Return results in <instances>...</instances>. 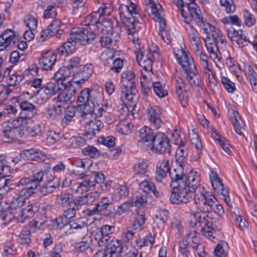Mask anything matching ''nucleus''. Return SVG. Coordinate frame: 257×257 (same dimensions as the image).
I'll use <instances>...</instances> for the list:
<instances>
[{
  "label": "nucleus",
  "instance_id": "1",
  "mask_svg": "<svg viewBox=\"0 0 257 257\" xmlns=\"http://www.w3.org/2000/svg\"><path fill=\"white\" fill-rule=\"evenodd\" d=\"M174 54L177 61L181 66L183 72L181 77L178 76V79L198 80L199 75L195 71V66L193 59L189 52L186 50L185 46L181 45L180 48H175L174 49Z\"/></svg>",
  "mask_w": 257,
  "mask_h": 257
},
{
  "label": "nucleus",
  "instance_id": "2",
  "mask_svg": "<svg viewBox=\"0 0 257 257\" xmlns=\"http://www.w3.org/2000/svg\"><path fill=\"white\" fill-rule=\"evenodd\" d=\"M207 26L209 27L212 38L207 37L204 39L205 47L210 58L213 60L218 67H221L223 64L217 46V43L225 45V38L218 28L211 26L209 24H208Z\"/></svg>",
  "mask_w": 257,
  "mask_h": 257
},
{
  "label": "nucleus",
  "instance_id": "3",
  "mask_svg": "<svg viewBox=\"0 0 257 257\" xmlns=\"http://www.w3.org/2000/svg\"><path fill=\"white\" fill-rule=\"evenodd\" d=\"M194 200L197 209L203 213L212 211L221 216L224 213L222 206L219 203L212 193L203 190L194 195Z\"/></svg>",
  "mask_w": 257,
  "mask_h": 257
},
{
  "label": "nucleus",
  "instance_id": "4",
  "mask_svg": "<svg viewBox=\"0 0 257 257\" xmlns=\"http://www.w3.org/2000/svg\"><path fill=\"white\" fill-rule=\"evenodd\" d=\"M92 89L88 88L81 91L77 98V107L82 111V115L90 114L95 117L100 116L104 110L99 106L95 98L92 97Z\"/></svg>",
  "mask_w": 257,
  "mask_h": 257
},
{
  "label": "nucleus",
  "instance_id": "5",
  "mask_svg": "<svg viewBox=\"0 0 257 257\" xmlns=\"http://www.w3.org/2000/svg\"><path fill=\"white\" fill-rule=\"evenodd\" d=\"M30 118L31 116L21 112L19 116L15 119L4 122L2 124V136L5 139V141L7 142L12 141L20 136L19 127L26 124L27 119Z\"/></svg>",
  "mask_w": 257,
  "mask_h": 257
},
{
  "label": "nucleus",
  "instance_id": "6",
  "mask_svg": "<svg viewBox=\"0 0 257 257\" xmlns=\"http://www.w3.org/2000/svg\"><path fill=\"white\" fill-rule=\"evenodd\" d=\"M139 9L137 5L132 2L126 4H121L118 9V12L121 23L125 30L132 31L134 29L135 19L139 14Z\"/></svg>",
  "mask_w": 257,
  "mask_h": 257
},
{
  "label": "nucleus",
  "instance_id": "7",
  "mask_svg": "<svg viewBox=\"0 0 257 257\" xmlns=\"http://www.w3.org/2000/svg\"><path fill=\"white\" fill-rule=\"evenodd\" d=\"M195 1H185V5L180 10L183 21L187 24L194 23L201 26L204 25L203 19L200 16L201 11L195 4Z\"/></svg>",
  "mask_w": 257,
  "mask_h": 257
},
{
  "label": "nucleus",
  "instance_id": "8",
  "mask_svg": "<svg viewBox=\"0 0 257 257\" xmlns=\"http://www.w3.org/2000/svg\"><path fill=\"white\" fill-rule=\"evenodd\" d=\"M105 180V176L101 172H91L88 174L83 175L75 185V192L82 193L93 188L96 184L101 183Z\"/></svg>",
  "mask_w": 257,
  "mask_h": 257
},
{
  "label": "nucleus",
  "instance_id": "9",
  "mask_svg": "<svg viewBox=\"0 0 257 257\" xmlns=\"http://www.w3.org/2000/svg\"><path fill=\"white\" fill-rule=\"evenodd\" d=\"M120 86L122 103L131 107L135 106L138 98L135 81H121Z\"/></svg>",
  "mask_w": 257,
  "mask_h": 257
},
{
  "label": "nucleus",
  "instance_id": "10",
  "mask_svg": "<svg viewBox=\"0 0 257 257\" xmlns=\"http://www.w3.org/2000/svg\"><path fill=\"white\" fill-rule=\"evenodd\" d=\"M186 186V184H181L171 187L172 191L170 200L172 203L176 204L187 203L192 199L193 192Z\"/></svg>",
  "mask_w": 257,
  "mask_h": 257
},
{
  "label": "nucleus",
  "instance_id": "11",
  "mask_svg": "<svg viewBox=\"0 0 257 257\" xmlns=\"http://www.w3.org/2000/svg\"><path fill=\"white\" fill-rule=\"evenodd\" d=\"M107 243L101 257H121L128 249V246L123 244L121 240L114 237Z\"/></svg>",
  "mask_w": 257,
  "mask_h": 257
},
{
  "label": "nucleus",
  "instance_id": "12",
  "mask_svg": "<svg viewBox=\"0 0 257 257\" xmlns=\"http://www.w3.org/2000/svg\"><path fill=\"white\" fill-rule=\"evenodd\" d=\"M150 148L154 153L162 154L170 152L171 145L167 137L164 133L158 132L155 134Z\"/></svg>",
  "mask_w": 257,
  "mask_h": 257
},
{
  "label": "nucleus",
  "instance_id": "13",
  "mask_svg": "<svg viewBox=\"0 0 257 257\" xmlns=\"http://www.w3.org/2000/svg\"><path fill=\"white\" fill-rule=\"evenodd\" d=\"M111 6L108 4H103L98 10L87 16L83 21L85 26L96 25L101 22V19L103 17L109 16L111 13Z\"/></svg>",
  "mask_w": 257,
  "mask_h": 257
},
{
  "label": "nucleus",
  "instance_id": "14",
  "mask_svg": "<svg viewBox=\"0 0 257 257\" xmlns=\"http://www.w3.org/2000/svg\"><path fill=\"white\" fill-rule=\"evenodd\" d=\"M136 58L139 65L145 70H152L153 62L158 56V53L155 50L148 49L143 53L141 50L135 51Z\"/></svg>",
  "mask_w": 257,
  "mask_h": 257
},
{
  "label": "nucleus",
  "instance_id": "15",
  "mask_svg": "<svg viewBox=\"0 0 257 257\" xmlns=\"http://www.w3.org/2000/svg\"><path fill=\"white\" fill-rule=\"evenodd\" d=\"M10 171V167L6 165L5 156L0 155V181L3 184L2 186H0V190L4 189L6 192H8L10 189H14L12 186L13 185L10 183L11 176L8 174Z\"/></svg>",
  "mask_w": 257,
  "mask_h": 257
},
{
  "label": "nucleus",
  "instance_id": "16",
  "mask_svg": "<svg viewBox=\"0 0 257 257\" xmlns=\"http://www.w3.org/2000/svg\"><path fill=\"white\" fill-rule=\"evenodd\" d=\"M96 34L85 28H79L73 31L70 34V39L76 40L77 43L85 45L91 43Z\"/></svg>",
  "mask_w": 257,
  "mask_h": 257
},
{
  "label": "nucleus",
  "instance_id": "17",
  "mask_svg": "<svg viewBox=\"0 0 257 257\" xmlns=\"http://www.w3.org/2000/svg\"><path fill=\"white\" fill-rule=\"evenodd\" d=\"M61 21L59 19H55L47 27L46 29L43 30L37 38L39 41L44 42L49 39L55 35H61L63 31L61 30Z\"/></svg>",
  "mask_w": 257,
  "mask_h": 257
},
{
  "label": "nucleus",
  "instance_id": "18",
  "mask_svg": "<svg viewBox=\"0 0 257 257\" xmlns=\"http://www.w3.org/2000/svg\"><path fill=\"white\" fill-rule=\"evenodd\" d=\"M200 174L197 171H191L187 176V180H185L186 187L191 189L194 195L200 193L205 190L204 187L200 184Z\"/></svg>",
  "mask_w": 257,
  "mask_h": 257
},
{
  "label": "nucleus",
  "instance_id": "19",
  "mask_svg": "<svg viewBox=\"0 0 257 257\" xmlns=\"http://www.w3.org/2000/svg\"><path fill=\"white\" fill-rule=\"evenodd\" d=\"M227 36L232 43L236 45L239 48L246 46L249 42V39L246 33L242 30H236L234 29L228 30Z\"/></svg>",
  "mask_w": 257,
  "mask_h": 257
},
{
  "label": "nucleus",
  "instance_id": "20",
  "mask_svg": "<svg viewBox=\"0 0 257 257\" xmlns=\"http://www.w3.org/2000/svg\"><path fill=\"white\" fill-rule=\"evenodd\" d=\"M115 226L110 225H103L100 228L99 232L95 234V239L97 241L99 246H105L110 239V235L114 232Z\"/></svg>",
  "mask_w": 257,
  "mask_h": 257
},
{
  "label": "nucleus",
  "instance_id": "21",
  "mask_svg": "<svg viewBox=\"0 0 257 257\" xmlns=\"http://www.w3.org/2000/svg\"><path fill=\"white\" fill-rule=\"evenodd\" d=\"M146 11L151 18L158 23L165 20L162 17V7L155 0H148Z\"/></svg>",
  "mask_w": 257,
  "mask_h": 257
},
{
  "label": "nucleus",
  "instance_id": "22",
  "mask_svg": "<svg viewBox=\"0 0 257 257\" xmlns=\"http://www.w3.org/2000/svg\"><path fill=\"white\" fill-rule=\"evenodd\" d=\"M112 202V198L104 197L95 204L100 215L110 217L115 216V213L111 210Z\"/></svg>",
  "mask_w": 257,
  "mask_h": 257
},
{
  "label": "nucleus",
  "instance_id": "23",
  "mask_svg": "<svg viewBox=\"0 0 257 257\" xmlns=\"http://www.w3.org/2000/svg\"><path fill=\"white\" fill-rule=\"evenodd\" d=\"M57 60L56 54L52 51H48L42 54L39 63L42 69L50 70L53 69Z\"/></svg>",
  "mask_w": 257,
  "mask_h": 257
},
{
  "label": "nucleus",
  "instance_id": "24",
  "mask_svg": "<svg viewBox=\"0 0 257 257\" xmlns=\"http://www.w3.org/2000/svg\"><path fill=\"white\" fill-rule=\"evenodd\" d=\"M50 175L51 178L48 179L39 188L40 194L43 196L53 193L60 186L59 179L53 177L51 174Z\"/></svg>",
  "mask_w": 257,
  "mask_h": 257
},
{
  "label": "nucleus",
  "instance_id": "25",
  "mask_svg": "<svg viewBox=\"0 0 257 257\" xmlns=\"http://www.w3.org/2000/svg\"><path fill=\"white\" fill-rule=\"evenodd\" d=\"M169 176L171 180V187L181 184H185V180H187V176L184 173L183 169L181 166H179L171 170L169 172Z\"/></svg>",
  "mask_w": 257,
  "mask_h": 257
},
{
  "label": "nucleus",
  "instance_id": "26",
  "mask_svg": "<svg viewBox=\"0 0 257 257\" xmlns=\"http://www.w3.org/2000/svg\"><path fill=\"white\" fill-rule=\"evenodd\" d=\"M155 135V134L151 128L144 126L138 132L137 138L139 142L150 147Z\"/></svg>",
  "mask_w": 257,
  "mask_h": 257
},
{
  "label": "nucleus",
  "instance_id": "27",
  "mask_svg": "<svg viewBox=\"0 0 257 257\" xmlns=\"http://www.w3.org/2000/svg\"><path fill=\"white\" fill-rule=\"evenodd\" d=\"M169 162L167 159H162L158 162L155 176L157 182H161L167 177L168 173L171 171Z\"/></svg>",
  "mask_w": 257,
  "mask_h": 257
},
{
  "label": "nucleus",
  "instance_id": "28",
  "mask_svg": "<svg viewBox=\"0 0 257 257\" xmlns=\"http://www.w3.org/2000/svg\"><path fill=\"white\" fill-rule=\"evenodd\" d=\"M161 113L160 108L157 106L150 107L148 109L149 119L156 129L159 128L164 124L161 118Z\"/></svg>",
  "mask_w": 257,
  "mask_h": 257
},
{
  "label": "nucleus",
  "instance_id": "29",
  "mask_svg": "<svg viewBox=\"0 0 257 257\" xmlns=\"http://www.w3.org/2000/svg\"><path fill=\"white\" fill-rule=\"evenodd\" d=\"M99 194L97 191L91 192L84 195L76 197L73 200L72 204L78 208V206L92 203L99 197Z\"/></svg>",
  "mask_w": 257,
  "mask_h": 257
},
{
  "label": "nucleus",
  "instance_id": "30",
  "mask_svg": "<svg viewBox=\"0 0 257 257\" xmlns=\"http://www.w3.org/2000/svg\"><path fill=\"white\" fill-rule=\"evenodd\" d=\"M103 126V123L99 120L94 119L90 120L86 124L85 127L86 137L91 139Z\"/></svg>",
  "mask_w": 257,
  "mask_h": 257
},
{
  "label": "nucleus",
  "instance_id": "31",
  "mask_svg": "<svg viewBox=\"0 0 257 257\" xmlns=\"http://www.w3.org/2000/svg\"><path fill=\"white\" fill-rule=\"evenodd\" d=\"M15 32L11 29H7L0 35V51L14 43Z\"/></svg>",
  "mask_w": 257,
  "mask_h": 257
},
{
  "label": "nucleus",
  "instance_id": "32",
  "mask_svg": "<svg viewBox=\"0 0 257 257\" xmlns=\"http://www.w3.org/2000/svg\"><path fill=\"white\" fill-rule=\"evenodd\" d=\"M137 215L134 217L132 225L130 226L136 232L143 230L145 227L146 212L142 210L136 212Z\"/></svg>",
  "mask_w": 257,
  "mask_h": 257
},
{
  "label": "nucleus",
  "instance_id": "33",
  "mask_svg": "<svg viewBox=\"0 0 257 257\" xmlns=\"http://www.w3.org/2000/svg\"><path fill=\"white\" fill-rule=\"evenodd\" d=\"M196 232L192 231L187 234V237L179 243V251L183 255L188 256L190 253L191 246L190 241L196 236Z\"/></svg>",
  "mask_w": 257,
  "mask_h": 257
},
{
  "label": "nucleus",
  "instance_id": "34",
  "mask_svg": "<svg viewBox=\"0 0 257 257\" xmlns=\"http://www.w3.org/2000/svg\"><path fill=\"white\" fill-rule=\"evenodd\" d=\"M43 154L39 150L30 149L22 151L20 153V157L25 160L37 161L42 159Z\"/></svg>",
  "mask_w": 257,
  "mask_h": 257
},
{
  "label": "nucleus",
  "instance_id": "35",
  "mask_svg": "<svg viewBox=\"0 0 257 257\" xmlns=\"http://www.w3.org/2000/svg\"><path fill=\"white\" fill-rule=\"evenodd\" d=\"M11 101L12 103L18 102L21 109L23 111L30 113L32 116L34 115V114H35L37 112L35 106L27 100L22 101V99L21 98V96L19 98H17V97H13V98L11 99Z\"/></svg>",
  "mask_w": 257,
  "mask_h": 257
},
{
  "label": "nucleus",
  "instance_id": "36",
  "mask_svg": "<svg viewBox=\"0 0 257 257\" xmlns=\"http://www.w3.org/2000/svg\"><path fill=\"white\" fill-rule=\"evenodd\" d=\"M76 40L70 39V37L62 45L59 47L57 49V53L60 55H67L71 53L75 50Z\"/></svg>",
  "mask_w": 257,
  "mask_h": 257
},
{
  "label": "nucleus",
  "instance_id": "37",
  "mask_svg": "<svg viewBox=\"0 0 257 257\" xmlns=\"http://www.w3.org/2000/svg\"><path fill=\"white\" fill-rule=\"evenodd\" d=\"M93 72V66L91 64L80 66V71L74 74V79L77 80H87Z\"/></svg>",
  "mask_w": 257,
  "mask_h": 257
},
{
  "label": "nucleus",
  "instance_id": "38",
  "mask_svg": "<svg viewBox=\"0 0 257 257\" xmlns=\"http://www.w3.org/2000/svg\"><path fill=\"white\" fill-rule=\"evenodd\" d=\"M148 165L144 161L139 162L134 167V177L136 179L137 182H139L140 179H143L147 176L146 173L147 171Z\"/></svg>",
  "mask_w": 257,
  "mask_h": 257
},
{
  "label": "nucleus",
  "instance_id": "39",
  "mask_svg": "<svg viewBox=\"0 0 257 257\" xmlns=\"http://www.w3.org/2000/svg\"><path fill=\"white\" fill-rule=\"evenodd\" d=\"M64 109L61 105L53 102L52 105L50 106L47 110V117L52 120L57 119L61 115Z\"/></svg>",
  "mask_w": 257,
  "mask_h": 257
},
{
  "label": "nucleus",
  "instance_id": "40",
  "mask_svg": "<svg viewBox=\"0 0 257 257\" xmlns=\"http://www.w3.org/2000/svg\"><path fill=\"white\" fill-rule=\"evenodd\" d=\"M142 181L139 180V182H137L140 189L146 193L153 192L156 196H158L159 192H157L154 184L152 182L147 181L145 178Z\"/></svg>",
  "mask_w": 257,
  "mask_h": 257
},
{
  "label": "nucleus",
  "instance_id": "41",
  "mask_svg": "<svg viewBox=\"0 0 257 257\" xmlns=\"http://www.w3.org/2000/svg\"><path fill=\"white\" fill-rule=\"evenodd\" d=\"M199 58L200 63L204 68L205 73L208 75L209 80H212L214 79L213 75L212 74L210 69L208 66V56L204 53L202 52L196 55Z\"/></svg>",
  "mask_w": 257,
  "mask_h": 257
},
{
  "label": "nucleus",
  "instance_id": "42",
  "mask_svg": "<svg viewBox=\"0 0 257 257\" xmlns=\"http://www.w3.org/2000/svg\"><path fill=\"white\" fill-rule=\"evenodd\" d=\"M42 89L44 90L45 94L51 96L60 90V81L49 82L44 87L42 88Z\"/></svg>",
  "mask_w": 257,
  "mask_h": 257
},
{
  "label": "nucleus",
  "instance_id": "43",
  "mask_svg": "<svg viewBox=\"0 0 257 257\" xmlns=\"http://www.w3.org/2000/svg\"><path fill=\"white\" fill-rule=\"evenodd\" d=\"M156 94L160 98L164 97L168 95V86L166 83L162 81H155L152 84Z\"/></svg>",
  "mask_w": 257,
  "mask_h": 257
},
{
  "label": "nucleus",
  "instance_id": "44",
  "mask_svg": "<svg viewBox=\"0 0 257 257\" xmlns=\"http://www.w3.org/2000/svg\"><path fill=\"white\" fill-rule=\"evenodd\" d=\"M228 243L224 241H220L215 247L214 252L216 257H225L229 250Z\"/></svg>",
  "mask_w": 257,
  "mask_h": 257
},
{
  "label": "nucleus",
  "instance_id": "45",
  "mask_svg": "<svg viewBox=\"0 0 257 257\" xmlns=\"http://www.w3.org/2000/svg\"><path fill=\"white\" fill-rule=\"evenodd\" d=\"M133 203V206H135L137 207L136 212H138V210H142L145 211V205L147 203V199L146 195L142 194H138L135 199V200L131 201Z\"/></svg>",
  "mask_w": 257,
  "mask_h": 257
},
{
  "label": "nucleus",
  "instance_id": "46",
  "mask_svg": "<svg viewBox=\"0 0 257 257\" xmlns=\"http://www.w3.org/2000/svg\"><path fill=\"white\" fill-rule=\"evenodd\" d=\"M86 144L85 139L80 136L72 137L67 142L69 148L76 149L83 146Z\"/></svg>",
  "mask_w": 257,
  "mask_h": 257
},
{
  "label": "nucleus",
  "instance_id": "47",
  "mask_svg": "<svg viewBox=\"0 0 257 257\" xmlns=\"http://www.w3.org/2000/svg\"><path fill=\"white\" fill-rule=\"evenodd\" d=\"M71 97L69 94L61 91L58 95L53 99V101L61 105L64 109L66 105L69 104Z\"/></svg>",
  "mask_w": 257,
  "mask_h": 257
},
{
  "label": "nucleus",
  "instance_id": "48",
  "mask_svg": "<svg viewBox=\"0 0 257 257\" xmlns=\"http://www.w3.org/2000/svg\"><path fill=\"white\" fill-rule=\"evenodd\" d=\"M159 34L161 36L162 39L167 44H169L171 40V36L170 32L166 30V25L165 21L159 23Z\"/></svg>",
  "mask_w": 257,
  "mask_h": 257
},
{
  "label": "nucleus",
  "instance_id": "49",
  "mask_svg": "<svg viewBox=\"0 0 257 257\" xmlns=\"http://www.w3.org/2000/svg\"><path fill=\"white\" fill-rule=\"evenodd\" d=\"M242 15L244 25L250 27L255 24V17L247 10L243 9L242 10Z\"/></svg>",
  "mask_w": 257,
  "mask_h": 257
},
{
  "label": "nucleus",
  "instance_id": "50",
  "mask_svg": "<svg viewBox=\"0 0 257 257\" xmlns=\"http://www.w3.org/2000/svg\"><path fill=\"white\" fill-rule=\"evenodd\" d=\"M203 225V226L202 227L201 231L204 234L207 233L208 235H211L210 233H213V231L215 230H219L221 229L219 226H217L214 223L208 220L207 221L205 219H203L202 225Z\"/></svg>",
  "mask_w": 257,
  "mask_h": 257
},
{
  "label": "nucleus",
  "instance_id": "51",
  "mask_svg": "<svg viewBox=\"0 0 257 257\" xmlns=\"http://www.w3.org/2000/svg\"><path fill=\"white\" fill-rule=\"evenodd\" d=\"M31 230L27 226H25L21 232L18 241L21 244H28L31 242L30 236Z\"/></svg>",
  "mask_w": 257,
  "mask_h": 257
},
{
  "label": "nucleus",
  "instance_id": "52",
  "mask_svg": "<svg viewBox=\"0 0 257 257\" xmlns=\"http://www.w3.org/2000/svg\"><path fill=\"white\" fill-rule=\"evenodd\" d=\"M70 71L68 68L64 66L59 68L57 72H56L54 76L55 80H65L68 79Z\"/></svg>",
  "mask_w": 257,
  "mask_h": 257
},
{
  "label": "nucleus",
  "instance_id": "53",
  "mask_svg": "<svg viewBox=\"0 0 257 257\" xmlns=\"http://www.w3.org/2000/svg\"><path fill=\"white\" fill-rule=\"evenodd\" d=\"M209 177L212 187L215 191L222 188V187L224 186L220 179L215 172L211 171L209 174Z\"/></svg>",
  "mask_w": 257,
  "mask_h": 257
},
{
  "label": "nucleus",
  "instance_id": "54",
  "mask_svg": "<svg viewBox=\"0 0 257 257\" xmlns=\"http://www.w3.org/2000/svg\"><path fill=\"white\" fill-rule=\"evenodd\" d=\"M60 90L69 94L71 97L76 92V88L72 81H60Z\"/></svg>",
  "mask_w": 257,
  "mask_h": 257
},
{
  "label": "nucleus",
  "instance_id": "55",
  "mask_svg": "<svg viewBox=\"0 0 257 257\" xmlns=\"http://www.w3.org/2000/svg\"><path fill=\"white\" fill-rule=\"evenodd\" d=\"M220 21L225 25H233L240 27L242 24L241 20L236 15L224 17Z\"/></svg>",
  "mask_w": 257,
  "mask_h": 257
},
{
  "label": "nucleus",
  "instance_id": "56",
  "mask_svg": "<svg viewBox=\"0 0 257 257\" xmlns=\"http://www.w3.org/2000/svg\"><path fill=\"white\" fill-rule=\"evenodd\" d=\"M37 191L36 190H35L34 188H20L18 189H16L15 192L19 195L21 197H22L25 201L26 199L29 198L30 196L34 194Z\"/></svg>",
  "mask_w": 257,
  "mask_h": 257
},
{
  "label": "nucleus",
  "instance_id": "57",
  "mask_svg": "<svg viewBox=\"0 0 257 257\" xmlns=\"http://www.w3.org/2000/svg\"><path fill=\"white\" fill-rule=\"evenodd\" d=\"M25 200L14 192L13 200L10 204V207L12 209H17L23 206Z\"/></svg>",
  "mask_w": 257,
  "mask_h": 257
},
{
  "label": "nucleus",
  "instance_id": "58",
  "mask_svg": "<svg viewBox=\"0 0 257 257\" xmlns=\"http://www.w3.org/2000/svg\"><path fill=\"white\" fill-rule=\"evenodd\" d=\"M24 22L29 29L36 30L38 26V20L35 17L31 15H27L24 19Z\"/></svg>",
  "mask_w": 257,
  "mask_h": 257
},
{
  "label": "nucleus",
  "instance_id": "59",
  "mask_svg": "<svg viewBox=\"0 0 257 257\" xmlns=\"http://www.w3.org/2000/svg\"><path fill=\"white\" fill-rule=\"evenodd\" d=\"M57 15V10L56 5L51 4L49 5L47 9L44 11L43 17L45 19L54 18Z\"/></svg>",
  "mask_w": 257,
  "mask_h": 257
},
{
  "label": "nucleus",
  "instance_id": "60",
  "mask_svg": "<svg viewBox=\"0 0 257 257\" xmlns=\"http://www.w3.org/2000/svg\"><path fill=\"white\" fill-rule=\"evenodd\" d=\"M189 135L192 145L194 146L198 151H201L202 148V145L199 138L198 135L196 133L194 130H192V132L189 133Z\"/></svg>",
  "mask_w": 257,
  "mask_h": 257
},
{
  "label": "nucleus",
  "instance_id": "61",
  "mask_svg": "<svg viewBox=\"0 0 257 257\" xmlns=\"http://www.w3.org/2000/svg\"><path fill=\"white\" fill-rule=\"evenodd\" d=\"M220 5L227 13H233L236 9L233 0H220Z\"/></svg>",
  "mask_w": 257,
  "mask_h": 257
},
{
  "label": "nucleus",
  "instance_id": "62",
  "mask_svg": "<svg viewBox=\"0 0 257 257\" xmlns=\"http://www.w3.org/2000/svg\"><path fill=\"white\" fill-rule=\"evenodd\" d=\"M84 155H87L92 158H97L99 156V151L95 147L89 146L82 151Z\"/></svg>",
  "mask_w": 257,
  "mask_h": 257
},
{
  "label": "nucleus",
  "instance_id": "63",
  "mask_svg": "<svg viewBox=\"0 0 257 257\" xmlns=\"http://www.w3.org/2000/svg\"><path fill=\"white\" fill-rule=\"evenodd\" d=\"M15 186H17L22 188H34L35 190H36V185H35L33 183H32L31 178H22L20 179L19 182L16 184Z\"/></svg>",
  "mask_w": 257,
  "mask_h": 257
},
{
  "label": "nucleus",
  "instance_id": "64",
  "mask_svg": "<svg viewBox=\"0 0 257 257\" xmlns=\"http://www.w3.org/2000/svg\"><path fill=\"white\" fill-rule=\"evenodd\" d=\"M84 219L79 218L69 222V225L71 229H79L86 227V224L83 221Z\"/></svg>",
  "mask_w": 257,
  "mask_h": 257
}]
</instances>
